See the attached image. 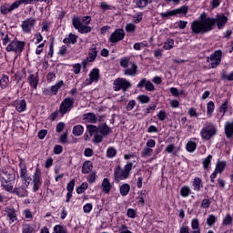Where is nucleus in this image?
<instances>
[{"mask_svg":"<svg viewBox=\"0 0 233 233\" xmlns=\"http://www.w3.org/2000/svg\"><path fill=\"white\" fill-rule=\"evenodd\" d=\"M227 23H228V17L225 16V15H220L216 19L207 16V13L204 12L200 14L198 20L191 23L192 34H195V35H198V34H207L212 31L216 24L218 28L221 30Z\"/></svg>","mask_w":233,"mask_h":233,"instance_id":"f257e3e1","label":"nucleus"},{"mask_svg":"<svg viewBox=\"0 0 233 233\" xmlns=\"http://www.w3.org/2000/svg\"><path fill=\"white\" fill-rule=\"evenodd\" d=\"M86 131L89 133L90 137H93V143H101L103 137L112 133V129L106 124H100L98 127L94 125H87Z\"/></svg>","mask_w":233,"mask_h":233,"instance_id":"f03ea898","label":"nucleus"},{"mask_svg":"<svg viewBox=\"0 0 233 233\" xmlns=\"http://www.w3.org/2000/svg\"><path fill=\"white\" fill-rule=\"evenodd\" d=\"M90 23H92V16L90 15H86L82 18L75 15L72 18V25L75 30H77L79 34H90V32H92V27L86 25H90Z\"/></svg>","mask_w":233,"mask_h":233,"instance_id":"7ed1b4c3","label":"nucleus"},{"mask_svg":"<svg viewBox=\"0 0 233 233\" xmlns=\"http://www.w3.org/2000/svg\"><path fill=\"white\" fill-rule=\"evenodd\" d=\"M2 187L5 192L13 194L14 185L15 184V172L10 168L2 169Z\"/></svg>","mask_w":233,"mask_h":233,"instance_id":"20e7f679","label":"nucleus"},{"mask_svg":"<svg viewBox=\"0 0 233 233\" xmlns=\"http://www.w3.org/2000/svg\"><path fill=\"white\" fill-rule=\"evenodd\" d=\"M134 168H136V166H134L133 162H127V164L124 166V168H122L119 165L116 166L114 170L116 181H125V179H128Z\"/></svg>","mask_w":233,"mask_h":233,"instance_id":"39448f33","label":"nucleus"},{"mask_svg":"<svg viewBox=\"0 0 233 233\" xmlns=\"http://www.w3.org/2000/svg\"><path fill=\"white\" fill-rule=\"evenodd\" d=\"M218 134V129L212 122H205L202 129L200 130V137L204 141H210L214 136Z\"/></svg>","mask_w":233,"mask_h":233,"instance_id":"423d86ee","label":"nucleus"},{"mask_svg":"<svg viewBox=\"0 0 233 233\" xmlns=\"http://www.w3.org/2000/svg\"><path fill=\"white\" fill-rule=\"evenodd\" d=\"M120 66L124 69V76H136L137 74V66L134 62H130L128 56L120 59Z\"/></svg>","mask_w":233,"mask_h":233,"instance_id":"0eeeda50","label":"nucleus"},{"mask_svg":"<svg viewBox=\"0 0 233 233\" xmlns=\"http://www.w3.org/2000/svg\"><path fill=\"white\" fill-rule=\"evenodd\" d=\"M25 42L15 39L6 46L5 50L6 52H14L16 56H21L23 50H25Z\"/></svg>","mask_w":233,"mask_h":233,"instance_id":"6e6552de","label":"nucleus"},{"mask_svg":"<svg viewBox=\"0 0 233 233\" xmlns=\"http://www.w3.org/2000/svg\"><path fill=\"white\" fill-rule=\"evenodd\" d=\"M74 103H76V100L73 97H66L59 106V114L62 116L68 114L74 108Z\"/></svg>","mask_w":233,"mask_h":233,"instance_id":"1a4fd4ad","label":"nucleus"},{"mask_svg":"<svg viewBox=\"0 0 233 233\" xmlns=\"http://www.w3.org/2000/svg\"><path fill=\"white\" fill-rule=\"evenodd\" d=\"M188 13V6L183 5L179 8L173 9L165 13H160L162 19H168V17H173L174 15H187Z\"/></svg>","mask_w":233,"mask_h":233,"instance_id":"9d476101","label":"nucleus"},{"mask_svg":"<svg viewBox=\"0 0 233 233\" xmlns=\"http://www.w3.org/2000/svg\"><path fill=\"white\" fill-rule=\"evenodd\" d=\"M221 57H223V52L217 50L210 56L207 57V62L210 63V68H218L221 65Z\"/></svg>","mask_w":233,"mask_h":233,"instance_id":"9b49d317","label":"nucleus"},{"mask_svg":"<svg viewBox=\"0 0 233 233\" xmlns=\"http://www.w3.org/2000/svg\"><path fill=\"white\" fill-rule=\"evenodd\" d=\"M113 88L115 92H119V90H123V92H127L128 88H131L132 84L130 81L125 79V78H116L113 82Z\"/></svg>","mask_w":233,"mask_h":233,"instance_id":"f8f14e48","label":"nucleus"},{"mask_svg":"<svg viewBox=\"0 0 233 233\" xmlns=\"http://www.w3.org/2000/svg\"><path fill=\"white\" fill-rule=\"evenodd\" d=\"M43 185V178H41V169L36 167L33 176V192H37Z\"/></svg>","mask_w":233,"mask_h":233,"instance_id":"ddd939ff","label":"nucleus"},{"mask_svg":"<svg viewBox=\"0 0 233 233\" xmlns=\"http://www.w3.org/2000/svg\"><path fill=\"white\" fill-rule=\"evenodd\" d=\"M97 57V46L96 45H92L91 48L89 49L88 56L86 60L82 61V65L84 68H86V65L88 63H94L96 58Z\"/></svg>","mask_w":233,"mask_h":233,"instance_id":"4468645a","label":"nucleus"},{"mask_svg":"<svg viewBox=\"0 0 233 233\" xmlns=\"http://www.w3.org/2000/svg\"><path fill=\"white\" fill-rule=\"evenodd\" d=\"M34 26H35V19L33 17L24 20L21 24V28L24 34H30Z\"/></svg>","mask_w":233,"mask_h":233,"instance_id":"2eb2a0df","label":"nucleus"},{"mask_svg":"<svg viewBox=\"0 0 233 233\" xmlns=\"http://www.w3.org/2000/svg\"><path fill=\"white\" fill-rule=\"evenodd\" d=\"M225 167H227V162L225 161H218L216 164V168L214 172L210 175V181L214 183V179L218 177V174H221L223 170H225Z\"/></svg>","mask_w":233,"mask_h":233,"instance_id":"dca6fc26","label":"nucleus"},{"mask_svg":"<svg viewBox=\"0 0 233 233\" xmlns=\"http://www.w3.org/2000/svg\"><path fill=\"white\" fill-rule=\"evenodd\" d=\"M123 39H125V30L123 29L115 30L109 37V41L113 44L119 43V41H123Z\"/></svg>","mask_w":233,"mask_h":233,"instance_id":"f3484780","label":"nucleus"},{"mask_svg":"<svg viewBox=\"0 0 233 233\" xmlns=\"http://www.w3.org/2000/svg\"><path fill=\"white\" fill-rule=\"evenodd\" d=\"M5 212L9 225H12L17 221V213L15 211V208H6Z\"/></svg>","mask_w":233,"mask_h":233,"instance_id":"a211bd4d","label":"nucleus"},{"mask_svg":"<svg viewBox=\"0 0 233 233\" xmlns=\"http://www.w3.org/2000/svg\"><path fill=\"white\" fill-rule=\"evenodd\" d=\"M99 69H92L89 73V78L86 79V85H92V83H97V81H99Z\"/></svg>","mask_w":233,"mask_h":233,"instance_id":"6ab92c4d","label":"nucleus"},{"mask_svg":"<svg viewBox=\"0 0 233 233\" xmlns=\"http://www.w3.org/2000/svg\"><path fill=\"white\" fill-rule=\"evenodd\" d=\"M143 87H145L147 92H154V90H156V86H154V84H152L150 80H147V78L141 79L137 84V88Z\"/></svg>","mask_w":233,"mask_h":233,"instance_id":"aec40b11","label":"nucleus"},{"mask_svg":"<svg viewBox=\"0 0 233 233\" xmlns=\"http://www.w3.org/2000/svg\"><path fill=\"white\" fill-rule=\"evenodd\" d=\"M13 194H15L18 198H27L28 190H26L25 186H19L14 188Z\"/></svg>","mask_w":233,"mask_h":233,"instance_id":"412c9836","label":"nucleus"},{"mask_svg":"<svg viewBox=\"0 0 233 233\" xmlns=\"http://www.w3.org/2000/svg\"><path fill=\"white\" fill-rule=\"evenodd\" d=\"M14 10H17L15 2L11 5L9 4H5L0 7V12L4 15H6V14H10V12H14Z\"/></svg>","mask_w":233,"mask_h":233,"instance_id":"4be33fe9","label":"nucleus"},{"mask_svg":"<svg viewBox=\"0 0 233 233\" xmlns=\"http://www.w3.org/2000/svg\"><path fill=\"white\" fill-rule=\"evenodd\" d=\"M18 167L20 168V177H22L24 181H26L28 179V171L26 170V164H25V161L21 160L18 164Z\"/></svg>","mask_w":233,"mask_h":233,"instance_id":"5701e85b","label":"nucleus"},{"mask_svg":"<svg viewBox=\"0 0 233 233\" xmlns=\"http://www.w3.org/2000/svg\"><path fill=\"white\" fill-rule=\"evenodd\" d=\"M27 83H29V86H31V88L37 90V85H39V77H37V76L31 74L27 77Z\"/></svg>","mask_w":233,"mask_h":233,"instance_id":"b1692460","label":"nucleus"},{"mask_svg":"<svg viewBox=\"0 0 233 233\" xmlns=\"http://www.w3.org/2000/svg\"><path fill=\"white\" fill-rule=\"evenodd\" d=\"M83 121L86 123L96 124L97 123V116H96V113H86L83 116Z\"/></svg>","mask_w":233,"mask_h":233,"instance_id":"393cba45","label":"nucleus"},{"mask_svg":"<svg viewBox=\"0 0 233 233\" xmlns=\"http://www.w3.org/2000/svg\"><path fill=\"white\" fill-rule=\"evenodd\" d=\"M101 188L104 194H110V191L112 190V184L110 183V180H108V178L103 179Z\"/></svg>","mask_w":233,"mask_h":233,"instance_id":"a878e982","label":"nucleus"},{"mask_svg":"<svg viewBox=\"0 0 233 233\" xmlns=\"http://www.w3.org/2000/svg\"><path fill=\"white\" fill-rule=\"evenodd\" d=\"M77 39L79 36L70 33L66 38H64L63 43L64 45H76L77 43Z\"/></svg>","mask_w":233,"mask_h":233,"instance_id":"bb28decb","label":"nucleus"},{"mask_svg":"<svg viewBox=\"0 0 233 233\" xmlns=\"http://www.w3.org/2000/svg\"><path fill=\"white\" fill-rule=\"evenodd\" d=\"M14 106H15V110L17 112H25V110H26V100H16L15 101Z\"/></svg>","mask_w":233,"mask_h":233,"instance_id":"cd10ccee","label":"nucleus"},{"mask_svg":"<svg viewBox=\"0 0 233 233\" xmlns=\"http://www.w3.org/2000/svg\"><path fill=\"white\" fill-rule=\"evenodd\" d=\"M92 168H94V164H92V161H85L82 166V174H90V172H92Z\"/></svg>","mask_w":233,"mask_h":233,"instance_id":"c85d7f7f","label":"nucleus"},{"mask_svg":"<svg viewBox=\"0 0 233 233\" xmlns=\"http://www.w3.org/2000/svg\"><path fill=\"white\" fill-rule=\"evenodd\" d=\"M192 187L195 192H200L201 188H203V180L199 177H195L193 179Z\"/></svg>","mask_w":233,"mask_h":233,"instance_id":"c756f323","label":"nucleus"},{"mask_svg":"<svg viewBox=\"0 0 233 233\" xmlns=\"http://www.w3.org/2000/svg\"><path fill=\"white\" fill-rule=\"evenodd\" d=\"M119 192L123 198L128 196L130 192V185L128 183H124L119 187Z\"/></svg>","mask_w":233,"mask_h":233,"instance_id":"7c9ffc66","label":"nucleus"},{"mask_svg":"<svg viewBox=\"0 0 233 233\" xmlns=\"http://www.w3.org/2000/svg\"><path fill=\"white\" fill-rule=\"evenodd\" d=\"M62 86H65V82L63 80H60V81L56 82L55 85H53L51 86V91H52L53 96H57V92H59V89Z\"/></svg>","mask_w":233,"mask_h":233,"instance_id":"2f4dec72","label":"nucleus"},{"mask_svg":"<svg viewBox=\"0 0 233 233\" xmlns=\"http://www.w3.org/2000/svg\"><path fill=\"white\" fill-rule=\"evenodd\" d=\"M83 132H85V127L81 125L75 126L72 130L73 136H76V137L83 136Z\"/></svg>","mask_w":233,"mask_h":233,"instance_id":"473e14b6","label":"nucleus"},{"mask_svg":"<svg viewBox=\"0 0 233 233\" xmlns=\"http://www.w3.org/2000/svg\"><path fill=\"white\" fill-rule=\"evenodd\" d=\"M228 106H230V100L226 99L225 102L219 106V112L222 114V116L227 114Z\"/></svg>","mask_w":233,"mask_h":233,"instance_id":"72a5a7b5","label":"nucleus"},{"mask_svg":"<svg viewBox=\"0 0 233 233\" xmlns=\"http://www.w3.org/2000/svg\"><path fill=\"white\" fill-rule=\"evenodd\" d=\"M116 156H117V149L114 147H109L106 149V157H108V159H112L113 157H116Z\"/></svg>","mask_w":233,"mask_h":233,"instance_id":"f704fd0d","label":"nucleus"},{"mask_svg":"<svg viewBox=\"0 0 233 233\" xmlns=\"http://www.w3.org/2000/svg\"><path fill=\"white\" fill-rule=\"evenodd\" d=\"M196 148H198V144H196V142L189 140L187 145H186V150L187 152H195Z\"/></svg>","mask_w":233,"mask_h":233,"instance_id":"c9c22d12","label":"nucleus"},{"mask_svg":"<svg viewBox=\"0 0 233 233\" xmlns=\"http://www.w3.org/2000/svg\"><path fill=\"white\" fill-rule=\"evenodd\" d=\"M8 83H10V79L8 78V76L4 75L0 79V86L1 88L5 89L8 87Z\"/></svg>","mask_w":233,"mask_h":233,"instance_id":"e433bc0d","label":"nucleus"},{"mask_svg":"<svg viewBox=\"0 0 233 233\" xmlns=\"http://www.w3.org/2000/svg\"><path fill=\"white\" fill-rule=\"evenodd\" d=\"M216 108V106L212 101H209L207 104V114L209 117H212V114H214V109Z\"/></svg>","mask_w":233,"mask_h":233,"instance_id":"4c0bfd02","label":"nucleus"},{"mask_svg":"<svg viewBox=\"0 0 233 233\" xmlns=\"http://www.w3.org/2000/svg\"><path fill=\"white\" fill-rule=\"evenodd\" d=\"M53 233H68V230L62 225H56L53 228Z\"/></svg>","mask_w":233,"mask_h":233,"instance_id":"58836bf2","label":"nucleus"},{"mask_svg":"<svg viewBox=\"0 0 233 233\" xmlns=\"http://www.w3.org/2000/svg\"><path fill=\"white\" fill-rule=\"evenodd\" d=\"M180 196L182 198H188V196H190V187H188V186H183L180 188Z\"/></svg>","mask_w":233,"mask_h":233,"instance_id":"ea45409f","label":"nucleus"},{"mask_svg":"<svg viewBox=\"0 0 233 233\" xmlns=\"http://www.w3.org/2000/svg\"><path fill=\"white\" fill-rule=\"evenodd\" d=\"M164 50H172L174 48V39L168 38L163 46Z\"/></svg>","mask_w":233,"mask_h":233,"instance_id":"a19ab883","label":"nucleus"},{"mask_svg":"<svg viewBox=\"0 0 233 233\" xmlns=\"http://www.w3.org/2000/svg\"><path fill=\"white\" fill-rule=\"evenodd\" d=\"M154 154V149L150 147H144L141 153L142 157H150Z\"/></svg>","mask_w":233,"mask_h":233,"instance_id":"79ce46f5","label":"nucleus"},{"mask_svg":"<svg viewBox=\"0 0 233 233\" xmlns=\"http://www.w3.org/2000/svg\"><path fill=\"white\" fill-rule=\"evenodd\" d=\"M210 163H212V155H208L204 160L202 161L203 168L207 170L208 167L210 166Z\"/></svg>","mask_w":233,"mask_h":233,"instance_id":"37998d69","label":"nucleus"},{"mask_svg":"<svg viewBox=\"0 0 233 233\" xmlns=\"http://www.w3.org/2000/svg\"><path fill=\"white\" fill-rule=\"evenodd\" d=\"M148 46V43L147 41L135 43L133 46L134 50H141V48H145Z\"/></svg>","mask_w":233,"mask_h":233,"instance_id":"c03bdc74","label":"nucleus"},{"mask_svg":"<svg viewBox=\"0 0 233 233\" xmlns=\"http://www.w3.org/2000/svg\"><path fill=\"white\" fill-rule=\"evenodd\" d=\"M22 233H34V227L30 226V224H23Z\"/></svg>","mask_w":233,"mask_h":233,"instance_id":"a18cd8bd","label":"nucleus"},{"mask_svg":"<svg viewBox=\"0 0 233 233\" xmlns=\"http://www.w3.org/2000/svg\"><path fill=\"white\" fill-rule=\"evenodd\" d=\"M222 225L224 227H228V225H232V216L230 214H227L222 221Z\"/></svg>","mask_w":233,"mask_h":233,"instance_id":"49530a36","label":"nucleus"},{"mask_svg":"<svg viewBox=\"0 0 233 233\" xmlns=\"http://www.w3.org/2000/svg\"><path fill=\"white\" fill-rule=\"evenodd\" d=\"M137 99H138L139 103H142V105H145V104L150 102V97L148 96H146V95L138 96Z\"/></svg>","mask_w":233,"mask_h":233,"instance_id":"de8ad7c7","label":"nucleus"},{"mask_svg":"<svg viewBox=\"0 0 233 233\" xmlns=\"http://www.w3.org/2000/svg\"><path fill=\"white\" fill-rule=\"evenodd\" d=\"M86 188H88V183L84 182V183L81 184L80 187H78L76 188V193L77 194H83V192H85V190H86Z\"/></svg>","mask_w":233,"mask_h":233,"instance_id":"09e8293b","label":"nucleus"},{"mask_svg":"<svg viewBox=\"0 0 233 233\" xmlns=\"http://www.w3.org/2000/svg\"><path fill=\"white\" fill-rule=\"evenodd\" d=\"M216 221H218V218L214 215H209L207 218V223L209 227H212Z\"/></svg>","mask_w":233,"mask_h":233,"instance_id":"8fccbe9b","label":"nucleus"},{"mask_svg":"<svg viewBox=\"0 0 233 233\" xmlns=\"http://www.w3.org/2000/svg\"><path fill=\"white\" fill-rule=\"evenodd\" d=\"M191 228H192V230H200L199 229V220H198V218H193L191 220Z\"/></svg>","mask_w":233,"mask_h":233,"instance_id":"3c124183","label":"nucleus"},{"mask_svg":"<svg viewBox=\"0 0 233 233\" xmlns=\"http://www.w3.org/2000/svg\"><path fill=\"white\" fill-rule=\"evenodd\" d=\"M92 208H94V206H92V204H90V203H86L83 207L84 213L90 214V212H92Z\"/></svg>","mask_w":233,"mask_h":233,"instance_id":"603ef678","label":"nucleus"},{"mask_svg":"<svg viewBox=\"0 0 233 233\" xmlns=\"http://www.w3.org/2000/svg\"><path fill=\"white\" fill-rule=\"evenodd\" d=\"M118 232L119 233H132V231L128 230V226L125 225V224H122L121 226H119Z\"/></svg>","mask_w":233,"mask_h":233,"instance_id":"864d4df0","label":"nucleus"},{"mask_svg":"<svg viewBox=\"0 0 233 233\" xmlns=\"http://www.w3.org/2000/svg\"><path fill=\"white\" fill-rule=\"evenodd\" d=\"M0 39L4 46H6L8 43H12V41H10V36L8 35V34H5V35L2 36Z\"/></svg>","mask_w":233,"mask_h":233,"instance_id":"5fc2aeb1","label":"nucleus"},{"mask_svg":"<svg viewBox=\"0 0 233 233\" xmlns=\"http://www.w3.org/2000/svg\"><path fill=\"white\" fill-rule=\"evenodd\" d=\"M100 8L104 12H106V10H112V5L106 4V2H101L100 3Z\"/></svg>","mask_w":233,"mask_h":233,"instance_id":"6e6d98bb","label":"nucleus"},{"mask_svg":"<svg viewBox=\"0 0 233 233\" xmlns=\"http://www.w3.org/2000/svg\"><path fill=\"white\" fill-rule=\"evenodd\" d=\"M211 203H212V202L210 201V199H208V198H204V199L202 200V203H201V208H209Z\"/></svg>","mask_w":233,"mask_h":233,"instance_id":"4d7b16f0","label":"nucleus"},{"mask_svg":"<svg viewBox=\"0 0 233 233\" xmlns=\"http://www.w3.org/2000/svg\"><path fill=\"white\" fill-rule=\"evenodd\" d=\"M148 5V0H138L137 2V6L138 8H145Z\"/></svg>","mask_w":233,"mask_h":233,"instance_id":"13d9d810","label":"nucleus"},{"mask_svg":"<svg viewBox=\"0 0 233 233\" xmlns=\"http://www.w3.org/2000/svg\"><path fill=\"white\" fill-rule=\"evenodd\" d=\"M59 141L63 145H66V143H68V133H64L63 135H61Z\"/></svg>","mask_w":233,"mask_h":233,"instance_id":"bf43d9fd","label":"nucleus"},{"mask_svg":"<svg viewBox=\"0 0 233 233\" xmlns=\"http://www.w3.org/2000/svg\"><path fill=\"white\" fill-rule=\"evenodd\" d=\"M127 216L131 219H136V210L133 208H128L127 212Z\"/></svg>","mask_w":233,"mask_h":233,"instance_id":"052dcab7","label":"nucleus"},{"mask_svg":"<svg viewBox=\"0 0 233 233\" xmlns=\"http://www.w3.org/2000/svg\"><path fill=\"white\" fill-rule=\"evenodd\" d=\"M126 32H136V25L132 23L127 24Z\"/></svg>","mask_w":233,"mask_h":233,"instance_id":"680f3d73","label":"nucleus"},{"mask_svg":"<svg viewBox=\"0 0 233 233\" xmlns=\"http://www.w3.org/2000/svg\"><path fill=\"white\" fill-rule=\"evenodd\" d=\"M159 121H165L167 119V112L165 111H159L157 115Z\"/></svg>","mask_w":233,"mask_h":233,"instance_id":"e2e57ef3","label":"nucleus"},{"mask_svg":"<svg viewBox=\"0 0 233 233\" xmlns=\"http://www.w3.org/2000/svg\"><path fill=\"white\" fill-rule=\"evenodd\" d=\"M96 172H92V173H90L89 176H87L88 183H96Z\"/></svg>","mask_w":233,"mask_h":233,"instance_id":"0e129e2a","label":"nucleus"},{"mask_svg":"<svg viewBox=\"0 0 233 233\" xmlns=\"http://www.w3.org/2000/svg\"><path fill=\"white\" fill-rule=\"evenodd\" d=\"M63 130H65V123L64 122H60L56 125V132L58 134H61V132H63Z\"/></svg>","mask_w":233,"mask_h":233,"instance_id":"69168bd1","label":"nucleus"},{"mask_svg":"<svg viewBox=\"0 0 233 233\" xmlns=\"http://www.w3.org/2000/svg\"><path fill=\"white\" fill-rule=\"evenodd\" d=\"M46 134H48V130L46 129H41L39 132H38V138L40 139H43L44 137H46Z\"/></svg>","mask_w":233,"mask_h":233,"instance_id":"338daca9","label":"nucleus"},{"mask_svg":"<svg viewBox=\"0 0 233 233\" xmlns=\"http://www.w3.org/2000/svg\"><path fill=\"white\" fill-rule=\"evenodd\" d=\"M179 233H190V228L188 226H181Z\"/></svg>","mask_w":233,"mask_h":233,"instance_id":"774afa93","label":"nucleus"}]
</instances>
